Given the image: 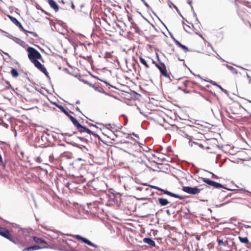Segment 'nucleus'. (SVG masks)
<instances>
[{
    "mask_svg": "<svg viewBox=\"0 0 251 251\" xmlns=\"http://www.w3.org/2000/svg\"><path fill=\"white\" fill-rule=\"evenodd\" d=\"M27 51L28 52V57L31 62L34 61V60H36L38 59L41 58V55L40 52L36 50L35 49L29 47L27 49Z\"/></svg>",
    "mask_w": 251,
    "mask_h": 251,
    "instance_id": "1",
    "label": "nucleus"
},
{
    "mask_svg": "<svg viewBox=\"0 0 251 251\" xmlns=\"http://www.w3.org/2000/svg\"><path fill=\"white\" fill-rule=\"evenodd\" d=\"M155 66L159 70L161 74L166 78H170L169 74L168 73L166 66L164 63L158 64L156 63L154 61H152Z\"/></svg>",
    "mask_w": 251,
    "mask_h": 251,
    "instance_id": "2",
    "label": "nucleus"
},
{
    "mask_svg": "<svg viewBox=\"0 0 251 251\" xmlns=\"http://www.w3.org/2000/svg\"><path fill=\"white\" fill-rule=\"evenodd\" d=\"M182 190L187 193L192 195L197 194L201 192V189L197 187L184 186L182 187Z\"/></svg>",
    "mask_w": 251,
    "mask_h": 251,
    "instance_id": "3",
    "label": "nucleus"
},
{
    "mask_svg": "<svg viewBox=\"0 0 251 251\" xmlns=\"http://www.w3.org/2000/svg\"><path fill=\"white\" fill-rule=\"evenodd\" d=\"M32 62L34 64V65L42 72H43L46 76L49 77L48 72L47 71V69L44 67L43 65L37 60H34Z\"/></svg>",
    "mask_w": 251,
    "mask_h": 251,
    "instance_id": "4",
    "label": "nucleus"
},
{
    "mask_svg": "<svg viewBox=\"0 0 251 251\" xmlns=\"http://www.w3.org/2000/svg\"><path fill=\"white\" fill-rule=\"evenodd\" d=\"M33 240L37 244H39V246H46V248H49V245L48 242L44 239L39 238L36 236H33Z\"/></svg>",
    "mask_w": 251,
    "mask_h": 251,
    "instance_id": "5",
    "label": "nucleus"
},
{
    "mask_svg": "<svg viewBox=\"0 0 251 251\" xmlns=\"http://www.w3.org/2000/svg\"><path fill=\"white\" fill-rule=\"evenodd\" d=\"M202 180L203 182H205L207 184L210 186H212L215 188H224L223 186L221 184L212 181L208 178H202Z\"/></svg>",
    "mask_w": 251,
    "mask_h": 251,
    "instance_id": "6",
    "label": "nucleus"
},
{
    "mask_svg": "<svg viewBox=\"0 0 251 251\" xmlns=\"http://www.w3.org/2000/svg\"><path fill=\"white\" fill-rule=\"evenodd\" d=\"M0 235L7 239L11 240V235L9 230L5 227H0Z\"/></svg>",
    "mask_w": 251,
    "mask_h": 251,
    "instance_id": "7",
    "label": "nucleus"
},
{
    "mask_svg": "<svg viewBox=\"0 0 251 251\" xmlns=\"http://www.w3.org/2000/svg\"><path fill=\"white\" fill-rule=\"evenodd\" d=\"M75 238L78 240L81 241V242L93 247H96L97 246L92 243L90 241L88 240L86 238L81 237L79 235H75Z\"/></svg>",
    "mask_w": 251,
    "mask_h": 251,
    "instance_id": "8",
    "label": "nucleus"
},
{
    "mask_svg": "<svg viewBox=\"0 0 251 251\" xmlns=\"http://www.w3.org/2000/svg\"><path fill=\"white\" fill-rule=\"evenodd\" d=\"M138 148H139V151H133V152H128L127 151H125L126 152L128 153L130 155H132L134 157L140 158L141 157V156L143 155V153L141 151L140 147H138Z\"/></svg>",
    "mask_w": 251,
    "mask_h": 251,
    "instance_id": "9",
    "label": "nucleus"
},
{
    "mask_svg": "<svg viewBox=\"0 0 251 251\" xmlns=\"http://www.w3.org/2000/svg\"><path fill=\"white\" fill-rule=\"evenodd\" d=\"M154 188H155L156 189H157L161 191H163L164 193L168 195H169L171 197H175V198H179L180 199H182V197H181L179 195H176V194H174L172 192H170L168 191H167V190H162L161 189H160L157 187H154Z\"/></svg>",
    "mask_w": 251,
    "mask_h": 251,
    "instance_id": "10",
    "label": "nucleus"
},
{
    "mask_svg": "<svg viewBox=\"0 0 251 251\" xmlns=\"http://www.w3.org/2000/svg\"><path fill=\"white\" fill-rule=\"evenodd\" d=\"M143 242L151 247L155 246V242L150 238H145L143 239Z\"/></svg>",
    "mask_w": 251,
    "mask_h": 251,
    "instance_id": "11",
    "label": "nucleus"
},
{
    "mask_svg": "<svg viewBox=\"0 0 251 251\" xmlns=\"http://www.w3.org/2000/svg\"><path fill=\"white\" fill-rule=\"evenodd\" d=\"M48 2L52 8L56 12L58 10V5L54 0H48Z\"/></svg>",
    "mask_w": 251,
    "mask_h": 251,
    "instance_id": "12",
    "label": "nucleus"
},
{
    "mask_svg": "<svg viewBox=\"0 0 251 251\" xmlns=\"http://www.w3.org/2000/svg\"><path fill=\"white\" fill-rule=\"evenodd\" d=\"M84 83L89 84V85L90 86H91L92 88H93L95 91H96L97 92H100V93H102L104 92V91L103 90V89L101 88V87H96L94 85H93V84H92L91 83H90L87 82L86 81H84Z\"/></svg>",
    "mask_w": 251,
    "mask_h": 251,
    "instance_id": "13",
    "label": "nucleus"
},
{
    "mask_svg": "<svg viewBox=\"0 0 251 251\" xmlns=\"http://www.w3.org/2000/svg\"><path fill=\"white\" fill-rule=\"evenodd\" d=\"M67 116L70 118V119L71 120V121L72 122V123L75 127L78 125L79 123L75 118H74L73 116L70 114H69Z\"/></svg>",
    "mask_w": 251,
    "mask_h": 251,
    "instance_id": "14",
    "label": "nucleus"
},
{
    "mask_svg": "<svg viewBox=\"0 0 251 251\" xmlns=\"http://www.w3.org/2000/svg\"><path fill=\"white\" fill-rule=\"evenodd\" d=\"M238 239H239V241L242 243L246 244H250V242H249V241L248 240V238L247 237L239 236L238 237Z\"/></svg>",
    "mask_w": 251,
    "mask_h": 251,
    "instance_id": "15",
    "label": "nucleus"
},
{
    "mask_svg": "<svg viewBox=\"0 0 251 251\" xmlns=\"http://www.w3.org/2000/svg\"><path fill=\"white\" fill-rule=\"evenodd\" d=\"M54 104L57 107H58L61 110V111H62L63 113H64L67 116H68L69 114L68 110L67 109H65L62 105H59V104H56L55 103H54Z\"/></svg>",
    "mask_w": 251,
    "mask_h": 251,
    "instance_id": "16",
    "label": "nucleus"
},
{
    "mask_svg": "<svg viewBox=\"0 0 251 251\" xmlns=\"http://www.w3.org/2000/svg\"><path fill=\"white\" fill-rule=\"evenodd\" d=\"M46 246H39L38 245H34L31 247H29L30 251L38 250L42 249H46Z\"/></svg>",
    "mask_w": 251,
    "mask_h": 251,
    "instance_id": "17",
    "label": "nucleus"
},
{
    "mask_svg": "<svg viewBox=\"0 0 251 251\" xmlns=\"http://www.w3.org/2000/svg\"><path fill=\"white\" fill-rule=\"evenodd\" d=\"M76 127L78 129V130L80 132H85L87 128L84 126H82L80 124H79L78 125L76 126Z\"/></svg>",
    "mask_w": 251,
    "mask_h": 251,
    "instance_id": "18",
    "label": "nucleus"
},
{
    "mask_svg": "<svg viewBox=\"0 0 251 251\" xmlns=\"http://www.w3.org/2000/svg\"><path fill=\"white\" fill-rule=\"evenodd\" d=\"M175 43L176 44V45L177 46H178V47L181 48L182 49H184L186 51H188V49L187 47H186L185 46L181 44L179 41H178L177 40H175Z\"/></svg>",
    "mask_w": 251,
    "mask_h": 251,
    "instance_id": "19",
    "label": "nucleus"
},
{
    "mask_svg": "<svg viewBox=\"0 0 251 251\" xmlns=\"http://www.w3.org/2000/svg\"><path fill=\"white\" fill-rule=\"evenodd\" d=\"M217 242L218 243V245L220 246H226V241H224L223 239H220V238H217Z\"/></svg>",
    "mask_w": 251,
    "mask_h": 251,
    "instance_id": "20",
    "label": "nucleus"
},
{
    "mask_svg": "<svg viewBox=\"0 0 251 251\" xmlns=\"http://www.w3.org/2000/svg\"><path fill=\"white\" fill-rule=\"evenodd\" d=\"M11 74L13 77H17L19 75V73L17 70L15 69L12 68L11 70Z\"/></svg>",
    "mask_w": 251,
    "mask_h": 251,
    "instance_id": "21",
    "label": "nucleus"
},
{
    "mask_svg": "<svg viewBox=\"0 0 251 251\" xmlns=\"http://www.w3.org/2000/svg\"><path fill=\"white\" fill-rule=\"evenodd\" d=\"M225 65L229 70H230L233 74H237V70H236V69L235 68H233V67H232L231 66L228 65V64H225Z\"/></svg>",
    "mask_w": 251,
    "mask_h": 251,
    "instance_id": "22",
    "label": "nucleus"
},
{
    "mask_svg": "<svg viewBox=\"0 0 251 251\" xmlns=\"http://www.w3.org/2000/svg\"><path fill=\"white\" fill-rule=\"evenodd\" d=\"M19 27L21 29V30L24 31L26 33H29L30 34H32L35 37H36L37 36V34H36L35 33L33 32H29V31H28L26 30L25 29L22 25H20Z\"/></svg>",
    "mask_w": 251,
    "mask_h": 251,
    "instance_id": "23",
    "label": "nucleus"
},
{
    "mask_svg": "<svg viewBox=\"0 0 251 251\" xmlns=\"http://www.w3.org/2000/svg\"><path fill=\"white\" fill-rule=\"evenodd\" d=\"M139 59H140V61L141 63L142 64H143V65H144L147 68L149 67V66L148 65L146 61L143 57H140L139 58Z\"/></svg>",
    "mask_w": 251,
    "mask_h": 251,
    "instance_id": "24",
    "label": "nucleus"
},
{
    "mask_svg": "<svg viewBox=\"0 0 251 251\" xmlns=\"http://www.w3.org/2000/svg\"><path fill=\"white\" fill-rule=\"evenodd\" d=\"M158 200L160 204H168L169 203L166 199L159 198Z\"/></svg>",
    "mask_w": 251,
    "mask_h": 251,
    "instance_id": "25",
    "label": "nucleus"
},
{
    "mask_svg": "<svg viewBox=\"0 0 251 251\" xmlns=\"http://www.w3.org/2000/svg\"><path fill=\"white\" fill-rule=\"evenodd\" d=\"M8 17L14 24H18L19 21L15 18L10 15H8Z\"/></svg>",
    "mask_w": 251,
    "mask_h": 251,
    "instance_id": "26",
    "label": "nucleus"
},
{
    "mask_svg": "<svg viewBox=\"0 0 251 251\" xmlns=\"http://www.w3.org/2000/svg\"><path fill=\"white\" fill-rule=\"evenodd\" d=\"M130 207H129L128 206L127 207L128 210L130 212H133L136 209V205H130Z\"/></svg>",
    "mask_w": 251,
    "mask_h": 251,
    "instance_id": "27",
    "label": "nucleus"
},
{
    "mask_svg": "<svg viewBox=\"0 0 251 251\" xmlns=\"http://www.w3.org/2000/svg\"><path fill=\"white\" fill-rule=\"evenodd\" d=\"M180 211L181 212H183L186 214L190 213L189 209L187 208L186 207H185V209L181 208Z\"/></svg>",
    "mask_w": 251,
    "mask_h": 251,
    "instance_id": "28",
    "label": "nucleus"
},
{
    "mask_svg": "<svg viewBox=\"0 0 251 251\" xmlns=\"http://www.w3.org/2000/svg\"><path fill=\"white\" fill-rule=\"evenodd\" d=\"M193 144L197 145H198L201 148H203V145L202 144H199V143H198L197 142H189L190 146L192 147Z\"/></svg>",
    "mask_w": 251,
    "mask_h": 251,
    "instance_id": "29",
    "label": "nucleus"
},
{
    "mask_svg": "<svg viewBox=\"0 0 251 251\" xmlns=\"http://www.w3.org/2000/svg\"><path fill=\"white\" fill-rule=\"evenodd\" d=\"M168 5L171 8L172 7V5H173V8H175L176 9V11H178L177 7L175 4H174L171 1H170V0H169V1H168Z\"/></svg>",
    "mask_w": 251,
    "mask_h": 251,
    "instance_id": "30",
    "label": "nucleus"
},
{
    "mask_svg": "<svg viewBox=\"0 0 251 251\" xmlns=\"http://www.w3.org/2000/svg\"><path fill=\"white\" fill-rule=\"evenodd\" d=\"M11 39L13 40L14 42H15L16 43H17L18 44L20 43V42L21 41V39H20L18 38L15 37H12L11 38Z\"/></svg>",
    "mask_w": 251,
    "mask_h": 251,
    "instance_id": "31",
    "label": "nucleus"
},
{
    "mask_svg": "<svg viewBox=\"0 0 251 251\" xmlns=\"http://www.w3.org/2000/svg\"><path fill=\"white\" fill-rule=\"evenodd\" d=\"M19 44L23 47H25L27 46V44L22 40H21V41L20 42V43Z\"/></svg>",
    "mask_w": 251,
    "mask_h": 251,
    "instance_id": "32",
    "label": "nucleus"
},
{
    "mask_svg": "<svg viewBox=\"0 0 251 251\" xmlns=\"http://www.w3.org/2000/svg\"><path fill=\"white\" fill-rule=\"evenodd\" d=\"M85 132H86V133H87L89 134H93L94 135H95V134L91 130H90L88 128H86V131H85Z\"/></svg>",
    "mask_w": 251,
    "mask_h": 251,
    "instance_id": "33",
    "label": "nucleus"
},
{
    "mask_svg": "<svg viewBox=\"0 0 251 251\" xmlns=\"http://www.w3.org/2000/svg\"><path fill=\"white\" fill-rule=\"evenodd\" d=\"M218 88L226 94L228 93L227 91L223 88L220 85L218 86Z\"/></svg>",
    "mask_w": 251,
    "mask_h": 251,
    "instance_id": "34",
    "label": "nucleus"
},
{
    "mask_svg": "<svg viewBox=\"0 0 251 251\" xmlns=\"http://www.w3.org/2000/svg\"><path fill=\"white\" fill-rule=\"evenodd\" d=\"M206 172L209 173H210V174H211L212 175V176L211 177H212V178H218V177L216 175H215L214 174H213L212 172H210L208 171H206Z\"/></svg>",
    "mask_w": 251,
    "mask_h": 251,
    "instance_id": "35",
    "label": "nucleus"
},
{
    "mask_svg": "<svg viewBox=\"0 0 251 251\" xmlns=\"http://www.w3.org/2000/svg\"><path fill=\"white\" fill-rule=\"evenodd\" d=\"M144 4H145V5L146 6V7L147 8H151L150 5L146 2V1L145 0H143V1H142Z\"/></svg>",
    "mask_w": 251,
    "mask_h": 251,
    "instance_id": "36",
    "label": "nucleus"
},
{
    "mask_svg": "<svg viewBox=\"0 0 251 251\" xmlns=\"http://www.w3.org/2000/svg\"><path fill=\"white\" fill-rule=\"evenodd\" d=\"M210 83L212 84V85H215L216 86H217L218 87V86H219V85H218V84H217L215 81H213L212 80H211L210 81Z\"/></svg>",
    "mask_w": 251,
    "mask_h": 251,
    "instance_id": "37",
    "label": "nucleus"
},
{
    "mask_svg": "<svg viewBox=\"0 0 251 251\" xmlns=\"http://www.w3.org/2000/svg\"><path fill=\"white\" fill-rule=\"evenodd\" d=\"M7 85L6 86V87L8 89H9L10 87H11L10 84L8 82H6Z\"/></svg>",
    "mask_w": 251,
    "mask_h": 251,
    "instance_id": "38",
    "label": "nucleus"
},
{
    "mask_svg": "<svg viewBox=\"0 0 251 251\" xmlns=\"http://www.w3.org/2000/svg\"><path fill=\"white\" fill-rule=\"evenodd\" d=\"M23 251H31L29 247L26 248L23 250Z\"/></svg>",
    "mask_w": 251,
    "mask_h": 251,
    "instance_id": "39",
    "label": "nucleus"
},
{
    "mask_svg": "<svg viewBox=\"0 0 251 251\" xmlns=\"http://www.w3.org/2000/svg\"><path fill=\"white\" fill-rule=\"evenodd\" d=\"M172 240H173V241H176V242H178V240L176 238L172 237Z\"/></svg>",
    "mask_w": 251,
    "mask_h": 251,
    "instance_id": "40",
    "label": "nucleus"
},
{
    "mask_svg": "<svg viewBox=\"0 0 251 251\" xmlns=\"http://www.w3.org/2000/svg\"><path fill=\"white\" fill-rule=\"evenodd\" d=\"M235 200L233 199V201H231V202H232V203H234V204H236V203H239V202H237V201H235Z\"/></svg>",
    "mask_w": 251,
    "mask_h": 251,
    "instance_id": "41",
    "label": "nucleus"
},
{
    "mask_svg": "<svg viewBox=\"0 0 251 251\" xmlns=\"http://www.w3.org/2000/svg\"><path fill=\"white\" fill-rule=\"evenodd\" d=\"M6 33L8 34V35H6V36L7 37L11 39V38L13 37L11 35L8 34L7 33Z\"/></svg>",
    "mask_w": 251,
    "mask_h": 251,
    "instance_id": "42",
    "label": "nucleus"
},
{
    "mask_svg": "<svg viewBox=\"0 0 251 251\" xmlns=\"http://www.w3.org/2000/svg\"><path fill=\"white\" fill-rule=\"evenodd\" d=\"M217 56H218V58L221 59V60H222L223 61H224L225 60L222 58H221V56H220V55L219 54H217Z\"/></svg>",
    "mask_w": 251,
    "mask_h": 251,
    "instance_id": "43",
    "label": "nucleus"
},
{
    "mask_svg": "<svg viewBox=\"0 0 251 251\" xmlns=\"http://www.w3.org/2000/svg\"><path fill=\"white\" fill-rule=\"evenodd\" d=\"M76 110L77 111H78V112H80V113L81 112V111H80V109H79V108L78 107H76Z\"/></svg>",
    "mask_w": 251,
    "mask_h": 251,
    "instance_id": "44",
    "label": "nucleus"
},
{
    "mask_svg": "<svg viewBox=\"0 0 251 251\" xmlns=\"http://www.w3.org/2000/svg\"><path fill=\"white\" fill-rule=\"evenodd\" d=\"M71 7H72V8L73 9H75V5H74V3H73V2H72V5H71Z\"/></svg>",
    "mask_w": 251,
    "mask_h": 251,
    "instance_id": "45",
    "label": "nucleus"
},
{
    "mask_svg": "<svg viewBox=\"0 0 251 251\" xmlns=\"http://www.w3.org/2000/svg\"><path fill=\"white\" fill-rule=\"evenodd\" d=\"M3 53H4V54H6V55H7V56H8L9 58H11V56H10V55L7 53L3 52Z\"/></svg>",
    "mask_w": 251,
    "mask_h": 251,
    "instance_id": "46",
    "label": "nucleus"
},
{
    "mask_svg": "<svg viewBox=\"0 0 251 251\" xmlns=\"http://www.w3.org/2000/svg\"><path fill=\"white\" fill-rule=\"evenodd\" d=\"M247 77L248 80H249L251 78V77L248 74H247Z\"/></svg>",
    "mask_w": 251,
    "mask_h": 251,
    "instance_id": "47",
    "label": "nucleus"
},
{
    "mask_svg": "<svg viewBox=\"0 0 251 251\" xmlns=\"http://www.w3.org/2000/svg\"><path fill=\"white\" fill-rule=\"evenodd\" d=\"M89 125H90V126H92L96 127H97L96 125H94V124H89Z\"/></svg>",
    "mask_w": 251,
    "mask_h": 251,
    "instance_id": "48",
    "label": "nucleus"
},
{
    "mask_svg": "<svg viewBox=\"0 0 251 251\" xmlns=\"http://www.w3.org/2000/svg\"><path fill=\"white\" fill-rule=\"evenodd\" d=\"M15 25H16L17 26H18V27H19V25H21V24L19 22H18V24H15Z\"/></svg>",
    "mask_w": 251,
    "mask_h": 251,
    "instance_id": "49",
    "label": "nucleus"
},
{
    "mask_svg": "<svg viewBox=\"0 0 251 251\" xmlns=\"http://www.w3.org/2000/svg\"><path fill=\"white\" fill-rule=\"evenodd\" d=\"M77 147H78V148H79L80 149H82L81 145H80V146H77ZM82 147H83V148H85V146H82Z\"/></svg>",
    "mask_w": 251,
    "mask_h": 251,
    "instance_id": "50",
    "label": "nucleus"
},
{
    "mask_svg": "<svg viewBox=\"0 0 251 251\" xmlns=\"http://www.w3.org/2000/svg\"><path fill=\"white\" fill-rule=\"evenodd\" d=\"M193 14H194V16H195V17H196L197 18V15L195 11L193 12Z\"/></svg>",
    "mask_w": 251,
    "mask_h": 251,
    "instance_id": "51",
    "label": "nucleus"
},
{
    "mask_svg": "<svg viewBox=\"0 0 251 251\" xmlns=\"http://www.w3.org/2000/svg\"><path fill=\"white\" fill-rule=\"evenodd\" d=\"M191 6V10H192V11L193 12H194V9H193V7L192 5H191V6Z\"/></svg>",
    "mask_w": 251,
    "mask_h": 251,
    "instance_id": "52",
    "label": "nucleus"
},
{
    "mask_svg": "<svg viewBox=\"0 0 251 251\" xmlns=\"http://www.w3.org/2000/svg\"><path fill=\"white\" fill-rule=\"evenodd\" d=\"M76 104H79V103H80V101H79V100H77V101H76Z\"/></svg>",
    "mask_w": 251,
    "mask_h": 251,
    "instance_id": "53",
    "label": "nucleus"
},
{
    "mask_svg": "<svg viewBox=\"0 0 251 251\" xmlns=\"http://www.w3.org/2000/svg\"><path fill=\"white\" fill-rule=\"evenodd\" d=\"M177 13L179 14V15H180L181 16H182V15H181V13H180V12H179V10H178V11H177Z\"/></svg>",
    "mask_w": 251,
    "mask_h": 251,
    "instance_id": "54",
    "label": "nucleus"
},
{
    "mask_svg": "<svg viewBox=\"0 0 251 251\" xmlns=\"http://www.w3.org/2000/svg\"><path fill=\"white\" fill-rule=\"evenodd\" d=\"M188 3L189 4H190V5L191 6V1H188Z\"/></svg>",
    "mask_w": 251,
    "mask_h": 251,
    "instance_id": "55",
    "label": "nucleus"
},
{
    "mask_svg": "<svg viewBox=\"0 0 251 251\" xmlns=\"http://www.w3.org/2000/svg\"><path fill=\"white\" fill-rule=\"evenodd\" d=\"M238 67H239V68H241V69H245L244 68H243V67H241V66H238Z\"/></svg>",
    "mask_w": 251,
    "mask_h": 251,
    "instance_id": "56",
    "label": "nucleus"
},
{
    "mask_svg": "<svg viewBox=\"0 0 251 251\" xmlns=\"http://www.w3.org/2000/svg\"><path fill=\"white\" fill-rule=\"evenodd\" d=\"M249 83H251V78L249 80Z\"/></svg>",
    "mask_w": 251,
    "mask_h": 251,
    "instance_id": "57",
    "label": "nucleus"
},
{
    "mask_svg": "<svg viewBox=\"0 0 251 251\" xmlns=\"http://www.w3.org/2000/svg\"><path fill=\"white\" fill-rule=\"evenodd\" d=\"M184 30H185L186 31H187V29L185 27H184Z\"/></svg>",
    "mask_w": 251,
    "mask_h": 251,
    "instance_id": "58",
    "label": "nucleus"
},
{
    "mask_svg": "<svg viewBox=\"0 0 251 251\" xmlns=\"http://www.w3.org/2000/svg\"><path fill=\"white\" fill-rule=\"evenodd\" d=\"M63 135H68V133H66L63 134Z\"/></svg>",
    "mask_w": 251,
    "mask_h": 251,
    "instance_id": "59",
    "label": "nucleus"
},
{
    "mask_svg": "<svg viewBox=\"0 0 251 251\" xmlns=\"http://www.w3.org/2000/svg\"><path fill=\"white\" fill-rule=\"evenodd\" d=\"M227 203H228V202H225V203H223L222 204H227Z\"/></svg>",
    "mask_w": 251,
    "mask_h": 251,
    "instance_id": "60",
    "label": "nucleus"
},
{
    "mask_svg": "<svg viewBox=\"0 0 251 251\" xmlns=\"http://www.w3.org/2000/svg\"><path fill=\"white\" fill-rule=\"evenodd\" d=\"M179 60H183V59H181V58H178Z\"/></svg>",
    "mask_w": 251,
    "mask_h": 251,
    "instance_id": "61",
    "label": "nucleus"
},
{
    "mask_svg": "<svg viewBox=\"0 0 251 251\" xmlns=\"http://www.w3.org/2000/svg\"><path fill=\"white\" fill-rule=\"evenodd\" d=\"M186 26H187V27H186V28H188V27L190 28V27L189 26V25H186Z\"/></svg>",
    "mask_w": 251,
    "mask_h": 251,
    "instance_id": "62",
    "label": "nucleus"
},
{
    "mask_svg": "<svg viewBox=\"0 0 251 251\" xmlns=\"http://www.w3.org/2000/svg\"><path fill=\"white\" fill-rule=\"evenodd\" d=\"M186 26H187V27H186V28H188V27L190 28V27L189 26V25H186Z\"/></svg>",
    "mask_w": 251,
    "mask_h": 251,
    "instance_id": "63",
    "label": "nucleus"
},
{
    "mask_svg": "<svg viewBox=\"0 0 251 251\" xmlns=\"http://www.w3.org/2000/svg\"><path fill=\"white\" fill-rule=\"evenodd\" d=\"M167 212L169 213V210H167Z\"/></svg>",
    "mask_w": 251,
    "mask_h": 251,
    "instance_id": "64",
    "label": "nucleus"
}]
</instances>
